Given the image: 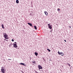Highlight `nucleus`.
Instances as JSON below:
<instances>
[{
  "label": "nucleus",
  "instance_id": "f03ea898",
  "mask_svg": "<svg viewBox=\"0 0 73 73\" xmlns=\"http://www.w3.org/2000/svg\"><path fill=\"white\" fill-rule=\"evenodd\" d=\"M48 27L49 29H52V25H50V24H48Z\"/></svg>",
  "mask_w": 73,
  "mask_h": 73
},
{
  "label": "nucleus",
  "instance_id": "aec40b11",
  "mask_svg": "<svg viewBox=\"0 0 73 73\" xmlns=\"http://www.w3.org/2000/svg\"><path fill=\"white\" fill-rule=\"evenodd\" d=\"M69 28H71V26H69Z\"/></svg>",
  "mask_w": 73,
  "mask_h": 73
},
{
  "label": "nucleus",
  "instance_id": "f8f14e48",
  "mask_svg": "<svg viewBox=\"0 0 73 73\" xmlns=\"http://www.w3.org/2000/svg\"><path fill=\"white\" fill-rule=\"evenodd\" d=\"M19 0H17L16 1V3H17V4H19Z\"/></svg>",
  "mask_w": 73,
  "mask_h": 73
},
{
  "label": "nucleus",
  "instance_id": "412c9836",
  "mask_svg": "<svg viewBox=\"0 0 73 73\" xmlns=\"http://www.w3.org/2000/svg\"><path fill=\"white\" fill-rule=\"evenodd\" d=\"M8 60H11V59H9Z\"/></svg>",
  "mask_w": 73,
  "mask_h": 73
},
{
  "label": "nucleus",
  "instance_id": "7ed1b4c3",
  "mask_svg": "<svg viewBox=\"0 0 73 73\" xmlns=\"http://www.w3.org/2000/svg\"><path fill=\"white\" fill-rule=\"evenodd\" d=\"M38 68H39V69H42V67L41 66L38 65Z\"/></svg>",
  "mask_w": 73,
  "mask_h": 73
},
{
  "label": "nucleus",
  "instance_id": "4468645a",
  "mask_svg": "<svg viewBox=\"0 0 73 73\" xmlns=\"http://www.w3.org/2000/svg\"><path fill=\"white\" fill-rule=\"evenodd\" d=\"M33 63L34 64H36V62L35 61L33 62Z\"/></svg>",
  "mask_w": 73,
  "mask_h": 73
},
{
  "label": "nucleus",
  "instance_id": "423d86ee",
  "mask_svg": "<svg viewBox=\"0 0 73 73\" xmlns=\"http://www.w3.org/2000/svg\"><path fill=\"white\" fill-rule=\"evenodd\" d=\"M44 13L46 15V16H47V15H48V12H47L44 11Z\"/></svg>",
  "mask_w": 73,
  "mask_h": 73
},
{
  "label": "nucleus",
  "instance_id": "6e6552de",
  "mask_svg": "<svg viewBox=\"0 0 73 73\" xmlns=\"http://www.w3.org/2000/svg\"><path fill=\"white\" fill-rule=\"evenodd\" d=\"M60 55L61 56H64V54L63 52H60Z\"/></svg>",
  "mask_w": 73,
  "mask_h": 73
},
{
  "label": "nucleus",
  "instance_id": "1a4fd4ad",
  "mask_svg": "<svg viewBox=\"0 0 73 73\" xmlns=\"http://www.w3.org/2000/svg\"><path fill=\"white\" fill-rule=\"evenodd\" d=\"M20 65H24V66H25V64L24 63H20Z\"/></svg>",
  "mask_w": 73,
  "mask_h": 73
},
{
  "label": "nucleus",
  "instance_id": "a211bd4d",
  "mask_svg": "<svg viewBox=\"0 0 73 73\" xmlns=\"http://www.w3.org/2000/svg\"><path fill=\"white\" fill-rule=\"evenodd\" d=\"M68 65H69V66L70 67V64H68Z\"/></svg>",
  "mask_w": 73,
  "mask_h": 73
},
{
  "label": "nucleus",
  "instance_id": "9d476101",
  "mask_svg": "<svg viewBox=\"0 0 73 73\" xmlns=\"http://www.w3.org/2000/svg\"><path fill=\"white\" fill-rule=\"evenodd\" d=\"M2 27L3 29H4V25H3V24L2 25Z\"/></svg>",
  "mask_w": 73,
  "mask_h": 73
},
{
  "label": "nucleus",
  "instance_id": "20e7f679",
  "mask_svg": "<svg viewBox=\"0 0 73 73\" xmlns=\"http://www.w3.org/2000/svg\"><path fill=\"white\" fill-rule=\"evenodd\" d=\"M1 72L3 73H5V70L4 68H2L1 69Z\"/></svg>",
  "mask_w": 73,
  "mask_h": 73
},
{
  "label": "nucleus",
  "instance_id": "dca6fc26",
  "mask_svg": "<svg viewBox=\"0 0 73 73\" xmlns=\"http://www.w3.org/2000/svg\"><path fill=\"white\" fill-rule=\"evenodd\" d=\"M47 50H48L49 52H50V50L49 49H47Z\"/></svg>",
  "mask_w": 73,
  "mask_h": 73
},
{
  "label": "nucleus",
  "instance_id": "b1692460",
  "mask_svg": "<svg viewBox=\"0 0 73 73\" xmlns=\"http://www.w3.org/2000/svg\"><path fill=\"white\" fill-rule=\"evenodd\" d=\"M4 40H5V39H4Z\"/></svg>",
  "mask_w": 73,
  "mask_h": 73
},
{
  "label": "nucleus",
  "instance_id": "f3484780",
  "mask_svg": "<svg viewBox=\"0 0 73 73\" xmlns=\"http://www.w3.org/2000/svg\"><path fill=\"white\" fill-rule=\"evenodd\" d=\"M58 11H60V9H58Z\"/></svg>",
  "mask_w": 73,
  "mask_h": 73
},
{
  "label": "nucleus",
  "instance_id": "ddd939ff",
  "mask_svg": "<svg viewBox=\"0 0 73 73\" xmlns=\"http://www.w3.org/2000/svg\"><path fill=\"white\" fill-rule=\"evenodd\" d=\"M34 28L35 29H36V30L37 27H36V26H34Z\"/></svg>",
  "mask_w": 73,
  "mask_h": 73
},
{
  "label": "nucleus",
  "instance_id": "39448f33",
  "mask_svg": "<svg viewBox=\"0 0 73 73\" xmlns=\"http://www.w3.org/2000/svg\"><path fill=\"white\" fill-rule=\"evenodd\" d=\"M13 47L14 48H17V44H14Z\"/></svg>",
  "mask_w": 73,
  "mask_h": 73
},
{
  "label": "nucleus",
  "instance_id": "2eb2a0df",
  "mask_svg": "<svg viewBox=\"0 0 73 73\" xmlns=\"http://www.w3.org/2000/svg\"><path fill=\"white\" fill-rule=\"evenodd\" d=\"M58 53L59 55L61 54V52L60 53V52L59 51L58 52Z\"/></svg>",
  "mask_w": 73,
  "mask_h": 73
},
{
  "label": "nucleus",
  "instance_id": "0eeeda50",
  "mask_svg": "<svg viewBox=\"0 0 73 73\" xmlns=\"http://www.w3.org/2000/svg\"><path fill=\"white\" fill-rule=\"evenodd\" d=\"M27 24H28L29 25H30V26H31L32 27H33V26H32V23H28Z\"/></svg>",
  "mask_w": 73,
  "mask_h": 73
},
{
  "label": "nucleus",
  "instance_id": "9b49d317",
  "mask_svg": "<svg viewBox=\"0 0 73 73\" xmlns=\"http://www.w3.org/2000/svg\"><path fill=\"white\" fill-rule=\"evenodd\" d=\"M35 55H36V56L38 55V53H37L36 52H35Z\"/></svg>",
  "mask_w": 73,
  "mask_h": 73
},
{
  "label": "nucleus",
  "instance_id": "6ab92c4d",
  "mask_svg": "<svg viewBox=\"0 0 73 73\" xmlns=\"http://www.w3.org/2000/svg\"><path fill=\"white\" fill-rule=\"evenodd\" d=\"M12 41H14V40H13V39H12Z\"/></svg>",
  "mask_w": 73,
  "mask_h": 73
},
{
  "label": "nucleus",
  "instance_id": "4be33fe9",
  "mask_svg": "<svg viewBox=\"0 0 73 73\" xmlns=\"http://www.w3.org/2000/svg\"><path fill=\"white\" fill-rule=\"evenodd\" d=\"M64 41H65V42H66V41L65 40H64Z\"/></svg>",
  "mask_w": 73,
  "mask_h": 73
},
{
  "label": "nucleus",
  "instance_id": "5701e85b",
  "mask_svg": "<svg viewBox=\"0 0 73 73\" xmlns=\"http://www.w3.org/2000/svg\"><path fill=\"white\" fill-rule=\"evenodd\" d=\"M15 44H16V42H15Z\"/></svg>",
  "mask_w": 73,
  "mask_h": 73
},
{
  "label": "nucleus",
  "instance_id": "f257e3e1",
  "mask_svg": "<svg viewBox=\"0 0 73 73\" xmlns=\"http://www.w3.org/2000/svg\"><path fill=\"white\" fill-rule=\"evenodd\" d=\"M5 34L4 35V37L5 39H9V38L8 37V35L6 34V33H5Z\"/></svg>",
  "mask_w": 73,
  "mask_h": 73
}]
</instances>
